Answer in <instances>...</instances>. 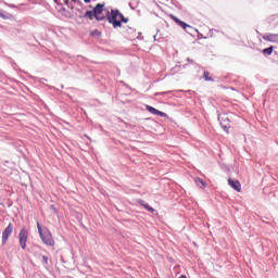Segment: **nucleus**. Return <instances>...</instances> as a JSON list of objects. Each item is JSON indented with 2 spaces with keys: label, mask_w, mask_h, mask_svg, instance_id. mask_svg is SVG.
<instances>
[{
  "label": "nucleus",
  "mask_w": 278,
  "mask_h": 278,
  "mask_svg": "<svg viewBox=\"0 0 278 278\" xmlns=\"http://www.w3.org/2000/svg\"><path fill=\"white\" fill-rule=\"evenodd\" d=\"M37 229L38 233L40 236V239L42 240L43 244H47V247H55V241L53 240V235H51V231L49 229H43L40 226V223L37 222Z\"/></svg>",
  "instance_id": "1"
},
{
  "label": "nucleus",
  "mask_w": 278,
  "mask_h": 278,
  "mask_svg": "<svg viewBox=\"0 0 278 278\" xmlns=\"http://www.w3.org/2000/svg\"><path fill=\"white\" fill-rule=\"evenodd\" d=\"M119 18H123V13L118 12V10H112L111 15L108 16L109 23H111L115 28L121 27Z\"/></svg>",
  "instance_id": "2"
},
{
  "label": "nucleus",
  "mask_w": 278,
  "mask_h": 278,
  "mask_svg": "<svg viewBox=\"0 0 278 278\" xmlns=\"http://www.w3.org/2000/svg\"><path fill=\"white\" fill-rule=\"evenodd\" d=\"M28 238H29V230H27V228L23 227L18 233V242H20V247H21V249H23V251H25L27 249V239Z\"/></svg>",
  "instance_id": "3"
},
{
  "label": "nucleus",
  "mask_w": 278,
  "mask_h": 278,
  "mask_svg": "<svg viewBox=\"0 0 278 278\" xmlns=\"http://www.w3.org/2000/svg\"><path fill=\"white\" fill-rule=\"evenodd\" d=\"M105 14H110V12H106L105 9H103V4L99 3L94 7L93 16L97 21H103Z\"/></svg>",
  "instance_id": "4"
},
{
  "label": "nucleus",
  "mask_w": 278,
  "mask_h": 278,
  "mask_svg": "<svg viewBox=\"0 0 278 278\" xmlns=\"http://www.w3.org/2000/svg\"><path fill=\"white\" fill-rule=\"evenodd\" d=\"M218 122L224 131H226V134H229V129H231V122L229 121V117L227 115H219Z\"/></svg>",
  "instance_id": "5"
},
{
  "label": "nucleus",
  "mask_w": 278,
  "mask_h": 278,
  "mask_svg": "<svg viewBox=\"0 0 278 278\" xmlns=\"http://www.w3.org/2000/svg\"><path fill=\"white\" fill-rule=\"evenodd\" d=\"M13 231H14V226L12 224H9L7 228L2 231V245H4L8 242Z\"/></svg>",
  "instance_id": "6"
},
{
  "label": "nucleus",
  "mask_w": 278,
  "mask_h": 278,
  "mask_svg": "<svg viewBox=\"0 0 278 278\" xmlns=\"http://www.w3.org/2000/svg\"><path fill=\"white\" fill-rule=\"evenodd\" d=\"M146 110L148 112H150V114H154L155 116H161L162 118H166V116H167L166 113H164V112H162V111H160V110H157V109H155V108H153L149 104L146 105Z\"/></svg>",
  "instance_id": "7"
},
{
  "label": "nucleus",
  "mask_w": 278,
  "mask_h": 278,
  "mask_svg": "<svg viewBox=\"0 0 278 278\" xmlns=\"http://www.w3.org/2000/svg\"><path fill=\"white\" fill-rule=\"evenodd\" d=\"M228 185L231 186L236 190V192H241L242 190V185L240 184V180H233L229 178Z\"/></svg>",
  "instance_id": "8"
},
{
  "label": "nucleus",
  "mask_w": 278,
  "mask_h": 278,
  "mask_svg": "<svg viewBox=\"0 0 278 278\" xmlns=\"http://www.w3.org/2000/svg\"><path fill=\"white\" fill-rule=\"evenodd\" d=\"M263 40L267 42H276L278 45V34H265L263 35Z\"/></svg>",
  "instance_id": "9"
},
{
  "label": "nucleus",
  "mask_w": 278,
  "mask_h": 278,
  "mask_svg": "<svg viewBox=\"0 0 278 278\" xmlns=\"http://www.w3.org/2000/svg\"><path fill=\"white\" fill-rule=\"evenodd\" d=\"M138 204L141 205L142 207H144V210H147V212H150L151 214H153L155 212V208L150 206L149 203H147L142 199L138 200Z\"/></svg>",
  "instance_id": "10"
},
{
  "label": "nucleus",
  "mask_w": 278,
  "mask_h": 278,
  "mask_svg": "<svg viewBox=\"0 0 278 278\" xmlns=\"http://www.w3.org/2000/svg\"><path fill=\"white\" fill-rule=\"evenodd\" d=\"M169 16H170L172 21H175L177 23V25H179V27H182V29H186L187 27H190V25L180 21L179 18H177V16H175V15H169Z\"/></svg>",
  "instance_id": "11"
},
{
  "label": "nucleus",
  "mask_w": 278,
  "mask_h": 278,
  "mask_svg": "<svg viewBox=\"0 0 278 278\" xmlns=\"http://www.w3.org/2000/svg\"><path fill=\"white\" fill-rule=\"evenodd\" d=\"M0 17L3 18L4 21H11V18H14L12 14L2 12H0Z\"/></svg>",
  "instance_id": "12"
},
{
  "label": "nucleus",
  "mask_w": 278,
  "mask_h": 278,
  "mask_svg": "<svg viewBox=\"0 0 278 278\" xmlns=\"http://www.w3.org/2000/svg\"><path fill=\"white\" fill-rule=\"evenodd\" d=\"M273 50H274V47H273V46L269 47V48H265V49L263 50V54H264V55H273Z\"/></svg>",
  "instance_id": "13"
},
{
  "label": "nucleus",
  "mask_w": 278,
  "mask_h": 278,
  "mask_svg": "<svg viewBox=\"0 0 278 278\" xmlns=\"http://www.w3.org/2000/svg\"><path fill=\"white\" fill-rule=\"evenodd\" d=\"M194 181L197 186H200V188H205V181H203V179L195 178Z\"/></svg>",
  "instance_id": "14"
},
{
  "label": "nucleus",
  "mask_w": 278,
  "mask_h": 278,
  "mask_svg": "<svg viewBox=\"0 0 278 278\" xmlns=\"http://www.w3.org/2000/svg\"><path fill=\"white\" fill-rule=\"evenodd\" d=\"M85 17L90 18V21H92L94 18V11H87L85 13Z\"/></svg>",
  "instance_id": "15"
},
{
  "label": "nucleus",
  "mask_w": 278,
  "mask_h": 278,
  "mask_svg": "<svg viewBox=\"0 0 278 278\" xmlns=\"http://www.w3.org/2000/svg\"><path fill=\"white\" fill-rule=\"evenodd\" d=\"M41 264L47 268V265L49 264V257L41 255Z\"/></svg>",
  "instance_id": "16"
},
{
  "label": "nucleus",
  "mask_w": 278,
  "mask_h": 278,
  "mask_svg": "<svg viewBox=\"0 0 278 278\" xmlns=\"http://www.w3.org/2000/svg\"><path fill=\"white\" fill-rule=\"evenodd\" d=\"M204 79L205 81H214V78H212V76H210V72H204Z\"/></svg>",
  "instance_id": "17"
},
{
  "label": "nucleus",
  "mask_w": 278,
  "mask_h": 278,
  "mask_svg": "<svg viewBox=\"0 0 278 278\" xmlns=\"http://www.w3.org/2000/svg\"><path fill=\"white\" fill-rule=\"evenodd\" d=\"M173 91H163L154 93V97H166V94H170Z\"/></svg>",
  "instance_id": "18"
},
{
  "label": "nucleus",
  "mask_w": 278,
  "mask_h": 278,
  "mask_svg": "<svg viewBox=\"0 0 278 278\" xmlns=\"http://www.w3.org/2000/svg\"><path fill=\"white\" fill-rule=\"evenodd\" d=\"M119 23H127V18L122 14V17H119Z\"/></svg>",
  "instance_id": "19"
},
{
  "label": "nucleus",
  "mask_w": 278,
  "mask_h": 278,
  "mask_svg": "<svg viewBox=\"0 0 278 278\" xmlns=\"http://www.w3.org/2000/svg\"><path fill=\"white\" fill-rule=\"evenodd\" d=\"M178 278H188L186 275H181L180 277H178Z\"/></svg>",
  "instance_id": "20"
},
{
  "label": "nucleus",
  "mask_w": 278,
  "mask_h": 278,
  "mask_svg": "<svg viewBox=\"0 0 278 278\" xmlns=\"http://www.w3.org/2000/svg\"><path fill=\"white\" fill-rule=\"evenodd\" d=\"M85 1V3H90V0H84Z\"/></svg>",
  "instance_id": "21"
}]
</instances>
